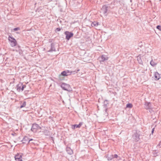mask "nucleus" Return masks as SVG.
I'll use <instances>...</instances> for the list:
<instances>
[{
  "instance_id": "f257e3e1",
  "label": "nucleus",
  "mask_w": 161,
  "mask_h": 161,
  "mask_svg": "<svg viewBox=\"0 0 161 161\" xmlns=\"http://www.w3.org/2000/svg\"><path fill=\"white\" fill-rule=\"evenodd\" d=\"M141 135V132L139 131H136L133 135L132 137L135 141H138L139 139V136Z\"/></svg>"
},
{
  "instance_id": "f03ea898",
  "label": "nucleus",
  "mask_w": 161,
  "mask_h": 161,
  "mask_svg": "<svg viewBox=\"0 0 161 161\" xmlns=\"http://www.w3.org/2000/svg\"><path fill=\"white\" fill-rule=\"evenodd\" d=\"M8 40L10 42V44L12 47H14L16 45V41L13 37H11L9 36L8 37Z\"/></svg>"
},
{
  "instance_id": "7ed1b4c3",
  "label": "nucleus",
  "mask_w": 161,
  "mask_h": 161,
  "mask_svg": "<svg viewBox=\"0 0 161 161\" xmlns=\"http://www.w3.org/2000/svg\"><path fill=\"white\" fill-rule=\"evenodd\" d=\"M39 128L41 129V127H40L38 125L36 124H34L32 125L31 130L33 132H36Z\"/></svg>"
},
{
  "instance_id": "20e7f679",
  "label": "nucleus",
  "mask_w": 161,
  "mask_h": 161,
  "mask_svg": "<svg viewBox=\"0 0 161 161\" xmlns=\"http://www.w3.org/2000/svg\"><path fill=\"white\" fill-rule=\"evenodd\" d=\"M61 87L64 90L68 91H70V86L69 84L63 83L61 85Z\"/></svg>"
},
{
  "instance_id": "39448f33",
  "label": "nucleus",
  "mask_w": 161,
  "mask_h": 161,
  "mask_svg": "<svg viewBox=\"0 0 161 161\" xmlns=\"http://www.w3.org/2000/svg\"><path fill=\"white\" fill-rule=\"evenodd\" d=\"M64 33L66 35V39L68 40H69L70 38L73 36V33L68 31H65Z\"/></svg>"
},
{
  "instance_id": "423d86ee",
  "label": "nucleus",
  "mask_w": 161,
  "mask_h": 161,
  "mask_svg": "<svg viewBox=\"0 0 161 161\" xmlns=\"http://www.w3.org/2000/svg\"><path fill=\"white\" fill-rule=\"evenodd\" d=\"M109 8V7L107 6L106 5H104L103 6L102 8H101V11L103 14L107 15L108 9Z\"/></svg>"
},
{
  "instance_id": "0eeeda50",
  "label": "nucleus",
  "mask_w": 161,
  "mask_h": 161,
  "mask_svg": "<svg viewBox=\"0 0 161 161\" xmlns=\"http://www.w3.org/2000/svg\"><path fill=\"white\" fill-rule=\"evenodd\" d=\"M22 155L19 154L15 155L14 158L16 161H22Z\"/></svg>"
},
{
  "instance_id": "6e6552de",
  "label": "nucleus",
  "mask_w": 161,
  "mask_h": 161,
  "mask_svg": "<svg viewBox=\"0 0 161 161\" xmlns=\"http://www.w3.org/2000/svg\"><path fill=\"white\" fill-rule=\"evenodd\" d=\"M69 76V74H68L65 71H64L62 72L61 75H59V78L60 80H62V79L61 78L62 76Z\"/></svg>"
},
{
  "instance_id": "1a4fd4ad",
  "label": "nucleus",
  "mask_w": 161,
  "mask_h": 161,
  "mask_svg": "<svg viewBox=\"0 0 161 161\" xmlns=\"http://www.w3.org/2000/svg\"><path fill=\"white\" fill-rule=\"evenodd\" d=\"M55 44L54 43H52L51 44V48L48 51V52H52V51H55L56 50L54 47Z\"/></svg>"
},
{
  "instance_id": "9d476101",
  "label": "nucleus",
  "mask_w": 161,
  "mask_h": 161,
  "mask_svg": "<svg viewBox=\"0 0 161 161\" xmlns=\"http://www.w3.org/2000/svg\"><path fill=\"white\" fill-rule=\"evenodd\" d=\"M99 59L100 62H104L108 59V57L104 55H103L99 58Z\"/></svg>"
},
{
  "instance_id": "9b49d317",
  "label": "nucleus",
  "mask_w": 161,
  "mask_h": 161,
  "mask_svg": "<svg viewBox=\"0 0 161 161\" xmlns=\"http://www.w3.org/2000/svg\"><path fill=\"white\" fill-rule=\"evenodd\" d=\"M82 124V122H80L78 125H73L72 126V128L73 129H75V128H80Z\"/></svg>"
},
{
  "instance_id": "f8f14e48",
  "label": "nucleus",
  "mask_w": 161,
  "mask_h": 161,
  "mask_svg": "<svg viewBox=\"0 0 161 161\" xmlns=\"http://www.w3.org/2000/svg\"><path fill=\"white\" fill-rule=\"evenodd\" d=\"M145 106V108L147 109H150L152 108L151 104L150 103H146Z\"/></svg>"
},
{
  "instance_id": "ddd939ff",
  "label": "nucleus",
  "mask_w": 161,
  "mask_h": 161,
  "mask_svg": "<svg viewBox=\"0 0 161 161\" xmlns=\"http://www.w3.org/2000/svg\"><path fill=\"white\" fill-rule=\"evenodd\" d=\"M66 149V151L67 152L68 154H69L71 155L73 153V151L70 147H67Z\"/></svg>"
},
{
  "instance_id": "4468645a",
  "label": "nucleus",
  "mask_w": 161,
  "mask_h": 161,
  "mask_svg": "<svg viewBox=\"0 0 161 161\" xmlns=\"http://www.w3.org/2000/svg\"><path fill=\"white\" fill-rule=\"evenodd\" d=\"M155 80H158L160 78V75L157 72L154 73Z\"/></svg>"
},
{
  "instance_id": "2eb2a0df",
  "label": "nucleus",
  "mask_w": 161,
  "mask_h": 161,
  "mask_svg": "<svg viewBox=\"0 0 161 161\" xmlns=\"http://www.w3.org/2000/svg\"><path fill=\"white\" fill-rule=\"evenodd\" d=\"M137 60L138 63L142 65L143 62L140 55H139L137 57Z\"/></svg>"
},
{
  "instance_id": "dca6fc26",
  "label": "nucleus",
  "mask_w": 161,
  "mask_h": 161,
  "mask_svg": "<svg viewBox=\"0 0 161 161\" xmlns=\"http://www.w3.org/2000/svg\"><path fill=\"white\" fill-rule=\"evenodd\" d=\"M22 141V142L23 143H25L27 142H29V139L27 137L25 136L24 137Z\"/></svg>"
},
{
  "instance_id": "f3484780",
  "label": "nucleus",
  "mask_w": 161,
  "mask_h": 161,
  "mask_svg": "<svg viewBox=\"0 0 161 161\" xmlns=\"http://www.w3.org/2000/svg\"><path fill=\"white\" fill-rule=\"evenodd\" d=\"M22 85V84H18L17 85L16 87V88L17 91L19 92L21 90V86Z\"/></svg>"
},
{
  "instance_id": "a211bd4d",
  "label": "nucleus",
  "mask_w": 161,
  "mask_h": 161,
  "mask_svg": "<svg viewBox=\"0 0 161 161\" xmlns=\"http://www.w3.org/2000/svg\"><path fill=\"white\" fill-rule=\"evenodd\" d=\"M98 25V23L96 22H92L91 24L92 27L97 26Z\"/></svg>"
},
{
  "instance_id": "6ab92c4d",
  "label": "nucleus",
  "mask_w": 161,
  "mask_h": 161,
  "mask_svg": "<svg viewBox=\"0 0 161 161\" xmlns=\"http://www.w3.org/2000/svg\"><path fill=\"white\" fill-rule=\"evenodd\" d=\"M107 158L108 160H111L113 158V155H110V156H108Z\"/></svg>"
},
{
  "instance_id": "aec40b11",
  "label": "nucleus",
  "mask_w": 161,
  "mask_h": 161,
  "mask_svg": "<svg viewBox=\"0 0 161 161\" xmlns=\"http://www.w3.org/2000/svg\"><path fill=\"white\" fill-rule=\"evenodd\" d=\"M26 105V103L25 101H24L23 102L22 104H21L20 106V108H22L23 107H25Z\"/></svg>"
},
{
  "instance_id": "412c9836",
  "label": "nucleus",
  "mask_w": 161,
  "mask_h": 161,
  "mask_svg": "<svg viewBox=\"0 0 161 161\" xmlns=\"http://www.w3.org/2000/svg\"><path fill=\"white\" fill-rule=\"evenodd\" d=\"M132 107V105L131 103H128L126 105V107L131 108Z\"/></svg>"
},
{
  "instance_id": "4be33fe9",
  "label": "nucleus",
  "mask_w": 161,
  "mask_h": 161,
  "mask_svg": "<svg viewBox=\"0 0 161 161\" xmlns=\"http://www.w3.org/2000/svg\"><path fill=\"white\" fill-rule=\"evenodd\" d=\"M65 71L68 74H69V75H70L72 73L75 72V71H69V70H67Z\"/></svg>"
},
{
  "instance_id": "5701e85b",
  "label": "nucleus",
  "mask_w": 161,
  "mask_h": 161,
  "mask_svg": "<svg viewBox=\"0 0 161 161\" xmlns=\"http://www.w3.org/2000/svg\"><path fill=\"white\" fill-rule=\"evenodd\" d=\"M150 63L151 65L153 66H154L156 64L155 63L153 60L151 61Z\"/></svg>"
},
{
  "instance_id": "b1692460",
  "label": "nucleus",
  "mask_w": 161,
  "mask_h": 161,
  "mask_svg": "<svg viewBox=\"0 0 161 161\" xmlns=\"http://www.w3.org/2000/svg\"><path fill=\"white\" fill-rule=\"evenodd\" d=\"M156 28L159 31H161V26L160 25H158L157 26Z\"/></svg>"
},
{
  "instance_id": "393cba45",
  "label": "nucleus",
  "mask_w": 161,
  "mask_h": 161,
  "mask_svg": "<svg viewBox=\"0 0 161 161\" xmlns=\"http://www.w3.org/2000/svg\"><path fill=\"white\" fill-rule=\"evenodd\" d=\"M22 87L21 88V90L23 91L24 90V89L25 88L26 86L25 85H22Z\"/></svg>"
},
{
  "instance_id": "a878e982",
  "label": "nucleus",
  "mask_w": 161,
  "mask_h": 161,
  "mask_svg": "<svg viewBox=\"0 0 161 161\" xmlns=\"http://www.w3.org/2000/svg\"><path fill=\"white\" fill-rule=\"evenodd\" d=\"M20 30V28L19 27L15 28H14V30L15 31H18V30Z\"/></svg>"
},
{
  "instance_id": "bb28decb",
  "label": "nucleus",
  "mask_w": 161,
  "mask_h": 161,
  "mask_svg": "<svg viewBox=\"0 0 161 161\" xmlns=\"http://www.w3.org/2000/svg\"><path fill=\"white\" fill-rule=\"evenodd\" d=\"M61 30V29L60 28H57L56 29V31H59Z\"/></svg>"
},
{
  "instance_id": "cd10ccee",
  "label": "nucleus",
  "mask_w": 161,
  "mask_h": 161,
  "mask_svg": "<svg viewBox=\"0 0 161 161\" xmlns=\"http://www.w3.org/2000/svg\"><path fill=\"white\" fill-rule=\"evenodd\" d=\"M104 105H107V104H108V101L107 100H105L104 101Z\"/></svg>"
},
{
  "instance_id": "c85d7f7f",
  "label": "nucleus",
  "mask_w": 161,
  "mask_h": 161,
  "mask_svg": "<svg viewBox=\"0 0 161 161\" xmlns=\"http://www.w3.org/2000/svg\"><path fill=\"white\" fill-rule=\"evenodd\" d=\"M118 157V156L117 154H115L113 156L114 158H117Z\"/></svg>"
},
{
  "instance_id": "c756f323",
  "label": "nucleus",
  "mask_w": 161,
  "mask_h": 161,
  "mask_svg": "<svg viewBox=\"0 0 161 161\" xmlns=\"http://www.w3.org/2000/svg\"><path fill=\"white\" fill-rule=\"evenodd\" d=\"M154 128H153V129L152 130V133L153 134V131H154Z\"/></svg>"
},
{
  "instance_id": "7c9ffc66",
  "label": "nucleus",
  "mask_w": 161,
  "mask_h": 161,
  "mask_svg": "<svg viewBox=\"0 0 161 161\" xmlns=\"http://www.w3.org/2000/svg\"><path fill=\"white\" fill-rule=\"evenodd\" d=\"M32 140H32V139H30V140H29V142L30 141H32Z\"/></svg>"
},
{
  "instance_id": "2f4dec72",
  "label": "nucleus",
  "mask_w": 161,
  "mask_h": 161,
  "mask_svg": "<svg viewBox=\"0 0 161 161\" xmlns=\"http://www.w3.org/2000/svg\"><path fill=\"white\" fill-rule=\"evenodd\" d=\"M79 71V69H78L77 70V71Z\"/></svg>"
}]
</instances>
